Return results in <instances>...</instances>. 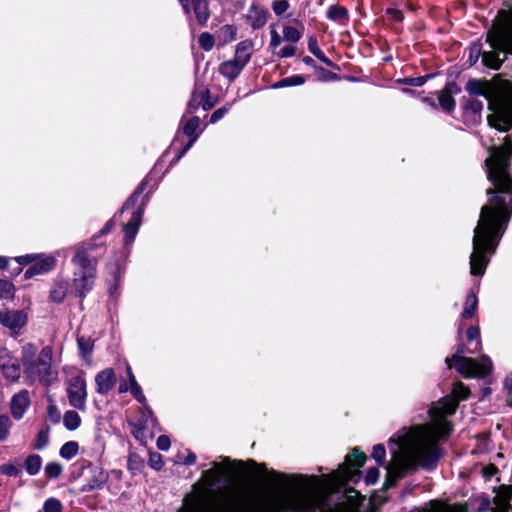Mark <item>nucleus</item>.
Instances as JSON below:
<instances>
[{
  "mask_svg": "<svg viewBox=\"0 0 512 512\" xmlns=\"http://www.w3.org/2000/svg\"><path fill=\"white\" fill-rule=\"evenodd\" d=\"M271 40H270V46L275 50L278 48L283 40V38L278 34L276 30H271Z\"/></svg>",
  "mask_w": 512,
  "mask_h": 512,
  "instance_id": "3c124183",
  "label": "nucleus"
},
{
  "mask_svg": "<svg viewBox=\"0 0 512 512\" xmlns=\"http://www.w3.org/2000/svg\"><path fill=\"white\" fill-rule=\"evenodd\" d=\"M199 44L205 51H210L214 47L215 40L212 34L203 32L199 36Z\"/></svg>",
  "mask_w": 512,
  "mask_h": 512,
  "instance_id": "72a5a7b5",
  "label": "nucleus"
},
{
  "mask_svg": "<svg viewBox=\"0 0 512 512\" xmlns=\"http://www.w3.org/2000/svg\"><path fill=\"white\" fill-rule=\"evenodd\" d=\"M63 471L61 464L57 462H49L46 464L44 472L47 478H58Z\"/></svg>",
  "mask_w": 512,
  "mask_h": 512,
  "instance_id": "2f4dec72",
  "label": "nucleus"
},
{
  "mask_svg": "<svg viewBox=\"0 0 512 512\" xmlns=\"http://www.w3.org/2000/svg\"><path fill=\"white\" fill-rule=\"evenodd\" d=\"M228 109L227 108H220V109H217L216 111H214L211 115V118H210V122L211 123H216L218 122L221 118L224 117V115L227 113Z\"/></svg>",
  "mask_w": 512,
  "mask_h": 512,
  "instance_id": "5fc2aeb1",
  "label": "nucleus"
},
{
  "mask_svg": "<svg viewBox=\"0 0 512 512\" xmlns=\"http://www.w3.org/2000/svg\"><path fill=\"white\" fill-rule=\"evenodd\" d=\"M24 466L29 475H36L41 469L42 459L39 455H30L26 458Z\"/></svg>",
  "mask_w": 512,
  "mask_h": 512,
  "instance_id": "a878e982",
  "label": "nucleus"
},
{
  "mask_svg": "<svg viewBox=\"0 0 512 512\" xmlns=\"http://www.w3.org/2000/svg\"><path fill=\"white\" fill-rule=\"evenodd\" d=\"M81 422V417L76 411L68 410L64 413L63 424L66 429L74 431L80 427Z\"/></svg>",
  "mask_w": 512,
  "mask_h": 512,
  "instance_id": "4be33fe9",
  "label": "nucleus"
},
{
  "mask_svg": "<svg viewBox=\"0 0 512 512\" xmlns=\"http://www.w3.org/2000/svg\"><path fill=\"white\" fill-rule=\"evenodd\" d=\"M0 473L7 476H16L19 474V469L13 464H3L0 466Z\"/></svg>",
  "mask_w": 512,
  "mask_h": 512,
  "instance_id": "49530a36",
  "label": "nucleus"
},
{
  "mask_svg": "<svg viewBox=\"0 0 512 512\" xmlns=\"http://www.w3.org/2000/svg\"><path fill=\"white\" fill-rule=\"evenodd\" d=\"M28 314L23 310L4 309L0 311V324L9 330L12 336H17L27 325Z\"/></svg>",
  "mask_w": 512,
  "mask_h": 512,
  "instance_id": "f8f14e48",
  "label": "nucleus"
},
{
  "mask_svg": "<svg viewBox=\"0 0 512 512\" xmlns=\"http://www.w3.org/2000/svg\"><path fill=\"white\" fill-rule=\"evenodd\" d=\"M193 9L198 21L203 24L209 18V10L207 0H192Z\"/></svg>",
  "mask_w": 512,
  "mask_h": 512,
  "instance_id": "5701e85b",
  "label": "nucleus"
},
{
  "mask_svg": "<svg viewBox=\"0 0 512 512\" xmlns=\"http://www.w3.org/2000/svg\"><path fill=\"white\" fill-rule=\"evenodd\" d=\"M487 41L494 51L484 52L482 61L485 66L498 69L506 54H512V9L499 13L497 23L488 32Z\"/></svg>",
  "mask_w": 512,
  "mask_h": 512,
  "instance_id": "39448f33",
  "label": "nucleus"
},
{
  "mask_svg": "<svg viewBox=\"0 0 512 512\" xmlns=\"http://www.w3.org/2000/svg\"><path fill=\"white\" fill-rule=\"evenodd\" d=\"M310 51L316 56L320 61L323 63L329 64L328 59L324 56L322 51L316 46L315 42L312 44V42L309 43Z\"/></svg>",
  "mask_w": 512,
  "mask_h": 512,
  "instance_id": "de8ad7c7",
  "label": "nucleus"
},
{
  "mask_svg": "<svg viewBox=\"0 0 512 512\" xmlns=\"http://www.w3.org/2000/svg\"><path fill=\"white\" fill-rule=\"evenodd\" d=\"M11 426V421L7 415L0 416V441H3L7 438L9 434V429Z\"/></svg>",
  "mask_w": 512,
  "mask_h": 512,
  "instance_id": "e433bc0d",
  "label": "nucleus"
},
{
  "mask_svg": "<svg viewBox=\"0 0 512 512\" xmlns=\"http://www.w3.org/2000/svg\"><path fill=\"white\" fill-rule=\"evenodd\" d=\"M220 35L225 42L232 41L236 36V28L232 25H224L220 28Z\"/></svg>",
  "mask_w": 512,
  "mask_h": 512,
  "instance_id": "58836bf2",
  "label": "nucleus"
},
{
  "mask_svg": "<svg viewBox=\"0 0 512 512\" xmlns=\"http://www.w3.org/2000/svg\"><path fill=\"white\" fill-rule=\"evenodd\" d=\"M303 26L293 27V26H285L283 28V40L295 44L300 40L303 34Z\"/></svg>",
  "mask_w": 512,
  "mask_h": 512,
  "instance_id": "393cba45",
  "label": "nucleus"
},
{
  "mask_svg": "<svg viewBox=\"0 0 512 512\" xmlns=\"http://www.w3.org/2000/svg\"><path fill=\"white\" fill-rule=\"evenodd\" d=\"M0 368L4 377L10 381H15L20 376V366L17 359L13 358L10 352L3 347L0 348Z\"/></svg>",
  "mask_w": 512,
  "mask_h": 512,
  "instance_id": "ddd939ff",
  "label": "nucleus"
},
{
  "mask_svg": "<svg viewBox=\"0 0 512 512\" xmlns=\"http://www.w3.org/2000/svg\"><path fill=\"white\" fill-rule=\"evenodd\" d=\"M457 90V87L453 83H449L446 87L440 92L438 96L440 106L446 110L451 111L455 107V100L452 97V89Z\"/></svg>",
  "mask_w": 512,
  "mask_h": 512,
  "instance_id": "aec40b11",
  "label": "nucleus"
},
{
  "mask_svg": "<svg viewBox=\"0 0 512 512\" xmlns=\"http://www.w3.org/2000/svg\"><path fill=\"white\" fill-rule=\"evenodd\" d=\"M238 464L228 458L212 462L185 497L180 512H315L322 505L323 497L311 489L279 492L216 488L221 479L232 477Z\"/></svg>",
  "mask_w": 512,
  "mask_h": 512,
  "instance_id": "f257e3e1",
  "label": "nucleus"
},
{
  "mask_svg": "<svg viewBox=\"0 0 512 512\" xmlns=\"http://www.w3.org/2000/svg\"><path fill=\"white\" fill-rule=\"evenodd\" d=\"M481 83L479 81H476V80H470L468 83H467V86H466V89L468 92L470 93H473V94H481L482 91H481Z\"/></svg>",
  "mask_w": 512,
  "mask_h": 512,
  "instance_id": "09e8293b",
  "label": "nucleus"
},
{
  "mask_svg": "<svg viewBox=\"0 0 512 512\" xmlns=\"http://www.w3.org/2000/svg\"><path fill=\"white\" fill-rule=\"evenodd\" d=\"M67 287L64 282H57L53 285L50 296L54 302H61L66 296Z\"/></svg>",
  "mask_w": 512,
  "mask_h": 512,
  "instance_id": "c85d7f7f",
  "label": "nucleus"
},
{
  "mask_svg": "<svg viewBox=\"0 0 512 512\" xmlns=\"http://www.w3.org/2000/svg\"><path fill=\"white\" fill-rule=\"evenodd\" d=\"M73 263L76 266L73 279V287L75 292L82 296L91 290L96 278L97 261L90 259L84 250H77Z\"/></svg>",
  "mask_w": 512,
  "mask_h": 512,
  "instance_id": "423d86ee",
  "label": "nucleus"
},
{
  "mask_svg": "<svg viewBox=\"0 0 512 512\" xmlns=\"http://www.w3.org/2000/svg\"><path fill=\"white\" fill-rule=\"evenodd\" d=\"M253 44L249 40L240 42L236 46L234 58L223 62L220 67V73L232 80L235 79L250 61L252 55Z\"/></svg>",
  "mask_w": 512,
  "mask_h": 512,
  "instance_id": "1a4fd4ad",
  "label": "nucleus"
},
{
  "mask_svg": "<svg viewBox=\"0 0 512 512\" xmlns=\"http://www.w3.org/2000/svg\"><path fill=\"white\" fill-rule=\"evenodd\" d=\"M48 443V435L46 432L41 431L38 434L37 442L35 444V448L38 450L43 449Z\"/></svg>",
  "mask_w": 512,
  "mask_h": 512,
  "instance_id": "603ef678",
  "label": "nucleus"
},
{
  "mask_svg": "<svg viewBox=\"0 0 512 512\" xmlns=\"http://www.w3.org/2000/svg\"><path fill=\"white\" fill-rule=\"evenodd\" d=\"M247 21L254 28L258 29L263 27L268 19V12L266 9L252 5L247 12Z\"/></svg>",
  "mask_w": 512,
  "mask_h": 512,
  "instance_id": "dca6fc26",
  "label": "nucleus"
},
{
  "mask_svg": "<svg viewBox=\"0 0 512 512\" xmlns=\"http://www.w3.org/2000/svg\"><path fill=\"white\" fill-rule=\"evenodd\" d=\"M128 391V386L125 384V383H121L119 385V392L120 393H125Z\"/></svg>",
  "mask_w": 512,
  "mask_h": 512,
  "instance_id": "69168bd1",
  "label": "nucleus"
},
{
  "mask_svg": "<svg viewBox=\"0 0 512 512\" xmlns=\"http://www.w3.org/2000/svg\"><path fill=\"white\" fill-rule=\"evenodd\" d=\"M15 294L14 285L8 280H0V297L4 300H12Z\"/></svg>",
  "mask_w": 512,
  "mask_h": 512,
  "instance_id": "c756f323",
  "label": "nucleus"
},
{
  "mask_svg": "<svg viewBox=\"0 0 512 512\" xmlns=\"http://www.w3.org/2000/svg\"><path fill=\"white\" fill-rule=\"evenodd\" d=\"M21 363L24 374L33 382L50 386L57 380L58 372L54 363V350L50 345L38 349L28 342L21 347Z\"/></svg>",
  "mask_w": 512,
  "mask_h": 512,
  "instance_id": "20e7f679",
  "label": "nucleus"
},
{
  "mask_svg": "<svg viewBox=\"0 0 512 512\" xmlns=\"http://www.w3.org/2000/svg\"><path fill=\"white\" fill-rule=\"evenodd\" d=\"M77 343L81 356L83 358L89 356L93 349V342L89 338L78 337Z\"/></svg>",
  "mask_w": 512,
  "mask_h": 512,
  "instance_id": "473e14b6",
  "label": "nucleus"
},
{
  "mask_svg": "<svg viewBox=\"0 0 512 512\" xmlns=\"http://www.w3.org/2000/svg\"><path fill=\"white\" fill-rule=\"evenodd\" d=\"M468 396L469 389L457 383L453 388V396H446L433 404L429 410L428 424L404 428L397 433L395 439H391L389 449L392 459L387 468L391 476L399 477L405 470L416 465L427 469L435 465L441 455L437 441L452 431L446 417L454 414L458 401Z\"/></svg>",
  "mask_w": 512,
  "mask_h": 512,
  "instance_id": "7ed1b4c3",
  "label": "nucleus"
},
{
  "mask_svg": "<svg viewBox=\"0 0 512 512\" xmlns=\"http://www.w3.org/2000/svg\"><path fill=\"white\" fill-rule=\"evenodd\" d=\"M289 0H274L272 3L273 12L280 16L287 11L289 8Z\"/></svg>",
  "mask_w": 512,
  "mask_h": 512,
  "instance_id": "ea45409f",
  "label": "nucleus"
},
{
  "mask_svg": "<svg viewBox=\"0 0 512 512\" xmlns=\"http://www.w3.org/2000/svg\"><path fill=\"white\" fill-rule=\"evenodd\" d=\"M139 428L142 430L152 429L156 425V419L153 416L151 411H146L144 414V419L139 422Z\"/></svg>",
  "mask_w": 512,
  "mask_h": 512,
  "instance_id": "c9c22d12",
  "label": "nucleus"
},
{
  "mask_svg": "<svg viewBox=\"0 0 512 512\" xmlns=\"http://www.w3.org/2000/svg\"><path fill=\"white\" fill-rule=\"evenodd\" d=\"M511 156L512 143L506 138L502 146L490 149V156L485 160L488 179L493 183L496 193L491 189L487 191L489 200L481 208L474 229L470 255V273L473 276L484 275L490 256L496 252L512 213V175L509 171Z\"/></svg>",
  "mask_w": 512,
  "mask_h": 512,
  "instance_id": "f03ea898",
  "label": "nucleus"
},
{
  "mask_svg": "<svg viewBox=\"0 0 512 512\" xmlns=\"http://www.w3.org/2000/svg\"><path fill=\"white\" fill-rule=\"evenodd\" d=\"M386 450L381 444L375 445L372 451V457L379 465H383L385 461Z\"/></svg>",
  "mask_w": 512,
  "mask_h": 512,
  "instance_id": "4c0bfd02",
  "label": "nucleus"
},
{
  "mask_svg": "<svg viewBox=\"0 0 512 512\" xmlns=\"http://www.w3.org/2000/svg\"><path fill=\"white\" fill-rule=\"evenodd\" d=\"M489 126L506 132L512 126V94H498L489 100Z\"/></svg>",
  "mask_w": 512,
  "mask_h": 512,
  "instance_id": "6e6552de",
  "label": "nucleus"
},
{
  "mask_svg": "<svg viewBox=\"0 0 512 512\" xmlns=\"http://www.w3.org/2000/svg\"><path fill=\"white\" fill-rule=\"evenodd\" d=\"M339 512H353L350 508H347V507H344V506H340L339 507Z\"/></svg>",
  "mask_w": 512,
  "mask_h": 512,
  "instance_id": "774afa93",
  "label": "nucleus"
},
{
  "mask_svg": "<svg viewBox=\"0 0 512 512\" xmlns=\"http://www.w3.org/2000/svg\"><path fill=\"white\" fill-rule=\"evenodd\" d=\"M480 47L478 45H473L471 48H470V59L472 60L473 63H475L480 55Z\"/></svg>",
  "mask_w": 512,
  "mask_h": 512,
  "instance_id": "bf43d9fd",
  "label": "nucleus"
},
{
  "mask_svg": "<svg viewBox=\"0 0 512 512\" xmlns=\"http://www.w3.org/2000/svg\"><path fill=\"white\" fill-rule=\"evenodd\" d=\"M330 20L344 24L348 20V11L342 6H331L327 11Z\"/></svg>",
  "mask_w": 512,
  "mask_h": 512,
  "instance_id": "b1692460",
  "label": "nucleus"
},
{
  "mask_svg": "<svg viewBox=\"0 0 512 512\" xmlns=\"http://www.w3.org/2000/svg\"><path fill=\"white\" fill-rule=\"evenodd\" d=\"M468 107L472 110V112L480 113L483 109V103L478 99H472L470 100Z\"/></svg>",
  "mask_w": 512,
  "mask_h": 512,
  "instance_id": "6e6d98bb",
  "label": "nucleus"
},
{
  "mask_svg": "<svg viewBox=\"0 0 512 512\" xmlns=\"http://www.w3.org/2000/svg\"><path fill=\"white\" fill-rule=\"evenodd\" d=\"M467 339L469 342H472L475 340V347L471 351L472 353L478 352L481 350V341H480V331L478 326H471L467 330Z\"/></svg>",
  "mask_w": 512,
  "mask_h": 512,
  "instance_id": "7c9ffc66",
  "label": "nucleus"
},
{
  "mask_svg": "<svg viewBox=\"0 0 512 512\" xmlns=\"http://www.w3.org/2000/svg\"><path fill=\"white\" fill-rule=\"evenodd\" d=\"M142 210L133 212L130 221L124 226V236L127 243L133 242L142 220Z\"/></svg>",
  "mask_w": 512,
  "mask_h": 512,
  "instance_id": "a211bd4d",
  "label": "nucleus"
},
{
  "mask_svg": "<svg viewBox=\"0 0 512 512\" xmlns=\"http://www.w3.org/2000/svg\"><path fill=\"white\" fill-rule=\"evenodd\" d=\"M34 257H35V255H25V256L17 257L16 260L19 264L27 265V264H32Z\"/></svg>",
  "mask_w": 512,
  "mask_h": 512,
  "instance_id": "052dcab7",
  "label": "nucleus"
},
{
  "mask_svg": "<svg viewBox=\"0 0 512 512\" xmlns=\"http://www.w3.org/2000/svg\"><path fill=\"white\" fill-rule=\"evenodd\" d=\"M55 265V259L52 256L35 255L31 266L25 271V278L29 279L50 271Z\"/></svg>",
  "mask_w": 512,
  "mask_h": 512,
  "instance_id": "4468645a",
  "label": "nucleus"
},
{
  "mask_svg": "<svg viewBox=\"0 0 512 512\" xmlns=\"http://www.w3.org/2000/svg\"><path fill=\"white\" fill-rule=\"evenodd\" d=\"M110 229H111V223L109 222V223H107V224L105 225V227L101 230V234H106V233H108V232L110 231Z\"/></svg>",
  "mask_w": 512,
  "mask_h": 512,
  "instance_id": "338daca9",
  "label": "nucleus"
},
{
  "mask_svg": "<svg viewBox=\"0 0 512 512\" xmlns=\"http://www.w3.org/2000/svg\"><path fill=\"white\" fill-rule=\"evenodd\" d=\"M185 10L186 13H189V5H188V0H179Z\"/></svg>",
  "mask_w": 512,
  "mask_h": 512,
  "instance_id": "0e129e2a",
  "label": "nucleus"
},
{
  "mask_svg": "<svg viewBox=\"0 0 512 512\" xmlns=\"http://www.w3.org/2000/svg\"><path fill=\"white\" fill-rule=\"evenodd\" d=\"M196 455L193 452H188L186 458L184 459V464L192 465L196 462Z\"/></svg>",
  "mask_w": 512,
  "mask_h": 512,
  "instance_id": "680f3d73",
  "label": "nucleus"
},
{
  "mask_svg": "<svg viewBox=\"0 0 512 512\" xmlns=\"http://www.w3.org/2000/svg\"><path fill=\"white\" fill-rule=\"evenodd\" d=\"M379 470L378 468H370L365 476V482L367 485H373L377 482L379 478Z\"/></svg>",
  "mask_w": 512,
  "mask_h": 512,
  "instance_id": "37998d69",
  "label": "nucleus"
},
{
  "mask_svg": "<svg viewBox=\"0 0 512 512\" xmlns=\"http://www.w3.org/2000/svg\"><path fill=\"white\" fill-rule=\"evenodd\" d=\"M171 442L168 436L162 435L157 439V447L162 451H166L170 448Z\"/></svg>",
  "mask_w": 512,
  "mask_h": 512,
  "instance_id": "8fccbe9b",
  "label": "nucleus"
},
{
  "mask_svg": "<svg viewBox=\"0 0 512 512\" xmlns=\"http://www.w3.org/2000/svg\"><path fill=\"white\" fill-rule=\"evenodd\" d=\"M463 347H458L457 352L452 358H446V364L449 368L454 366L456 370L466 378L484 377L492 369V362L488 356H482L479 361L463 356Z\"/></svg>",
  "mask_w": 512,
  "mask_h": 512,
  "instance_id": "0eeeda50",
  "label": "nucleus"
},
{
  "mask_svg": "<svg viewBox=\"0 0 512 512\" xmlns=\"http://www.w3.org/2000/svg\"><path fill=\"white\" fill-rule=\"evenodd\" d=\"M62 503L56 498H48L43 505L44 512H62Z\"/></svg>",
  "mask_w": 512,
  "mask_h": 512,
  "instance_id": "f704fd0d",
  "label": "nucleus"
},
{
  "mask_svg": "<svg viewBox=\"0 0 512 512\" xmlns=\"http://www.w3.org/2000/svg\"><path fill=\"white\" fill-rule=\"evenodd\" d=\"M306 79L302 75H293L287 78H284L273 85V88H283L289 86H298L305 83Z\"/></svg>",
  "mask_w": 512,
  "mask_h": 512,
  "instance_id": "cd10ccee",
  "label": "nucleus"
},
{
  "mask_svg": "<svg viewBox=\"0 0 512 512\" xmlns=\"http://www.w3.org/2000/svg\"><path fill=\"white\" fill-rule=\"evenodd\" d=\"M29 404L30 400L27 391H21L14 395L11 402V411L14 418L20 419L29 407Z\"/></svg>",
  "mask_w": 512,
  "mask_h": 512,
  "instance_id": "f3484780",
  "label": "nucleus"
},
{
  "mask_svg": "<svg viewBox=\"0 0 512 512\" xmlns=\"http://www.w3.org/2000/svg\"><path fill=\"white\" fill-rule=\"evenodd\" d=\"M66 394L71 407L80 411L86 409L88 391L84 372H77L67 380Z\"/></svg>",
  "mask_w": 512,
  "mask_h": 512,
  "instance_id": "9b49d317",
  "label": "nucleus"
},
{
  "mask_svg": "<svg viewBox=\"0 0 512 512\" xmlns=\"http://www.w3.org/2000/svg\"><path fill=\"white\" fill-rule=\"evenodd\" d=\"M130 390H131V393L133 394V396L141 403H144L145 402V396L141 390V387L139 386V384L137 382H134L132 384H130Z\"/></svg>",
  "mask_w": 512,
  "mask_h": 512,
  "instance_id": "a18cd8bd",
  "label": "nucleus"
},
{
  "mask_svg": "<svg viewBox=\"0 0 512 512\" xmlns=\"http://www.w3.org/2000/svg\"><path fill=\"white\" fill-rule=\"evenodd\" d=\"M405 84L411 85V86H421L424 84L425 79L423 77H417V78H406L403 81Z\"/></svg>",
  "mask_w": 512,
  "mask_h": 512,
  "instance_id": "13d9d810",
  "label": "nucleus"
},
{
  "mask_svg": "<svg viewBox=\"0 0 512 512\" xmlns=\"http://www.w3.org/2000/svg\"><path fill=\"white\" fill-rule=\"evenodd\" d=\"M199 124H200V119L198 117L194 116V117H191L183 125L184 134L186 136L190 137L191 139H190L189 143L187 144V146L183 149L182 154L187 152L192 147L194 142L197 140L198 134H196L195 132H196L197 128L199 127Z\"/></svg>",
  "mask_w": 512,
  "mask_h": 512,
  "instance_id": "6ab92c4d",
  "label": "nucleus"
},
{
  "mask_svg": "<svg viewBox=\"0 0 512 512\" xmlns=\"http://www.w3.org/2000/svg\"><path fill=\"white\" fill-rule=\"evenodd\" d=\"M478 299L474 292L468 293L466 296L465 304L463 311L461 313L462 319H470L472 318L477 311Z\"/></svg>",
  "mask_w": 512,
  "mask_h": 512,
  "instance_id": "412c9836",
  "label": "nucleus"
},
{
  "mask_svg": "<svg viewBox=\"0 0 512 512\" xmlns=\"http://www.w3.org/2000/svg\"><path fill=\"white\" fill-rule=\"evenodd\" d=\"M199 105H202L203 109L204 110H209L213 107L214 103L213 102H210L209 100H205L203 102H197V95L194 94L190 103H189V107H192L193 109H196Z\"/></svg>",
  "mask_w": 512,
  "mask_h": 512,
  "instance_id": "c03bdc74",
  "label": "nucleus"
},
{
  "mask_svg": "<svg viewBox=\"0 0 512 512\" xmlns=\"http://www.w3.org/2000/svg\"><path fill=\"white\" fill-rule=\"evenodd\" d=\"M116 384V375L113 369L107 368L95 376L96 391L99 394H107Z\"/></svg>",
  "mask_w": 512,
  "mask_h": 512,
  "instance_id": "2eb2a0df",
  "label": "nucleus"
},
{
  "mask_svg": "<svg viewBox=\"0 0 512 512\" xmlns=\"http://www.w3.org/2000/svg\"><path fill=\"white\" fill-rule=\"evenodd\" d=\"M149 465L155 470H161L163 467L162 456L158 453H151L149 457Z\"/></svg>",
  "mask_w": 512,
  "mask_h": 512,
  "instance_id": "79ce46f5",
  "label": "nucleus"
},
{
  "mask_svg": "<svg viewBox=\"0 0 512 512\" xmlns=\"http://www.w3.org/2000/svg\"><path fill=\"white\" fill-rule=\"evenodd\" d=\"M105 481V476L102 472H99V479L94 484H87L83 487V491H91L93 489L99 488L103 482Z\"/></svg>",
  "mask_w": 512,
  "mask_h": 512,
  "instance_id": "864d4df0",
  "label": "nucleus"
},
{
  "mask_svg": "<svg viewBox=\"0 0 512 512\" xmlns=\"http://www.w3.org/2000/svg\"><path fill=\"white\" fill-rule=\"evenodd\" d=\"M365 461L366 455L356 448L353 449L352 453L346 456L345 462L332 474V481L339 486L353 481L354 477L358 476L359 468L364 465Z\"/></svg>",
  "mask_w": 512,
  "mask_h": 512,
  "instance_id": "9d476101",
  "label": "nucleus"
},
{
  "mask_svg": "<svg viewBox=\"0 0 512 512\" xmlns=\"http://www.w3.org/2000/svg\"><path fill=\"white\" fill-rule=\"evenodd\" d=\"M296 53V47L293 43L287 44L282 47L276 54L280 58L292 57Z\"/></svg>",
  "mask_w": 512,
  "mask_h": 512,
  "instance_id": "a19ab883",
  "label": "nucleus"
},
{
  "mask_svg": "<svg viewBox=\"0 0 512 512\" xmlns=\"http://www.w3.org/2000/svg\"><path fill=\"white\" fill-rule=\"evenodd\" d=\"M387 14L395 21H401L403 19L402 12L396 8L388 9Z\"/></svg>",
  "mask_w": 512,
  "mask_h": 512,
  "instance_id": "4d7b16f0",
  "label": "nucleus"
},
{
  "mask_svg": "<svg viewBox=\"0 0 512 512\" xmlns=\"http://www.w3.org/2000/svg\"><path fill=\"white\" fill-rule=\"evenodd\" d=\"M126 370H127V376H128L130 384L137 382L136 378L131 370V367L129 365H127Z\"/></svg>",
  "mask_w": 512,
  "mask_h": 512,
  "instance_id": "e2e57ef3",
  "label": "nucleus"
},
{
  "mask_svg": "<svg viewBox=\"0 0 512 512\" xmlns=\"http://www.w3.org/2000/svg\"><path fill=\"white\" fill-rule=\"evenodd\" d=\"M79 451V445L75 441H69L66 442L62 447L60 448L59 454L62 458L66 460H70L74 458Z\"/></svg>",
  "mask_w": 512,
  "mask_h": 512,
  "instance_id": "bb28decb",
  "label": "nucleus"
}]
</instances>
